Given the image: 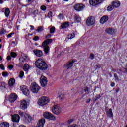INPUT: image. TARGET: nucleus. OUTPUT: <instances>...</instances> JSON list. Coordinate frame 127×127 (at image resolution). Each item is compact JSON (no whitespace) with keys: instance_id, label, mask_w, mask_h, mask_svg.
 Segmentation results:
<instances>
[{"instance_id":"nucleus-1","label":"nucleus","mask_w":127,"mask_h":127,"mask_svg":"<svg viewBox=\"0 0 127 127\" xmlns=\"http://www.w3.org/2000/svg\"><path fill=\"white\" fill-rule=\"evenodd\" d=\"M35 64L41 71H46L48 69V65L42 59H38L35 62Z\"/></svg>"},{"instance_id":"nucleus-2","label":"nucleus","mask_w":127,"mask_h":127,"mask_svg":"<svg viewBox=\"0 0 127 127\" xmlns=\"http://www.w3.org/2000/svg\"><path fill=\"white\" fill-rule=\"evenodd\" d=\"M51 42H52V39H47L42 43V46L45 54H47L49 52V46L48 45Z\"/></svg>"},{"instance_id":"nucleus-3","label":"nucleus","mask_w":127,"mask_h":127,"mask_svg":"<svg viewBox=\"0 0 127 127\" xmlns=\"http://www.w3.org/2000/svg\"><path fill=\"white\" fill-rule=\"evenodd\" d=\"M49 103V99L46 96H43L40 98L38 101V105L39 106H44L46 104Z\"/></svg>"},{"instance_id":"nucleus-4","label":"nucleus","mask_w":127,"mask_h":127,"mask_svg":"<svg viewBox=\"0 0 127 127\" xmlns=\"http://www.w3.org/2000/svg\"><path fill=\"white\" fill-rule=\"evenodd\" d=\"M40 90V87L36 83L34 82L31 84V91L34 94H37Z\"/></svg>"},{"instance_id":"nucleus-5","label":"nucleus","mask_w":127,"mask_h":127,"mask_svg":"<svg viewBox=\"0 0 127 127\" xmlns=\"http://www.w3.org/2000/svg\"><path fill=\"white\" fill-rule=\"evenodd\" d=\"M40 83L42 87L45 88V87L47 86V83H48V81L47 80L46 77L43 75L41 76L40 78Z\"/></svg>"},{"instance_id":"nucleus-6","label":"nucleus","mask_w":127,"mask_h":127,"mask_svg":"<svg viewBox=\"0 0 127 127\" xmlns=\"http://www.w3.org/2000/svg\"><path fill=\"white\" fill-rule=\"evenodd\" d=\"M44 117L46 119H48V120H51L52 121L55 120V117L53 116V114L52 113L49 112H45L44 113Z\"/></svg>"},{"instance_id":"nucleus-7","label":"nucleus","mask_w":127,"mask_h":127,"mask_svg":"<svg viewBox=\"0 0 127 127\" xmlns=\"http://www.w3.org/2000/svg\"><path fill=\"white\" fill-rule=\"evenodd\" d=\"M20 90L22 91V93L25 95V96H29L30 92L29 91V89L27 88V86L21 85L20 86Z\"/></svg>"},{"instance_id":"nucleus-8","label":"nucleus","mask_w":127,"mask_h":127,"mask_svg":"<svg viewBox=\"0 0 127 127\" xmlns=\"http://www.w3.org/2000/svg\"><path fill=\"white\" fill-rule=\"evenodd\" d=\"M52 112L55 115H59L61 113V108L57 105H55L52 108Z\"/></svg>"},{"instance_id":"nucleus-9","label":"nucleus","mask_w":127,"mask_h":127,"mask_svg":"<svg viewBox=\"0 0 127 127\" xmlns=\"http://www.w3.org/2000/svg\"><path fill=\"white\" fill-rule=\"evenodd\" d=\"M86 24L88 26H91V25L95 24V18L93 16L88 17L86 20Z\"/></svg>"},{"instance_id":"nucleus-10","label":"nucleus","mask_w":127,"mask_h":127,"mask_svg":"<svg viewBox=\"0 0 127 127\" xmlns=\"http://www.w3.org/2000/svg\"><path fill=\"white\" fill-rule=\"evenodd\" d=\"M75 62H76L75 60H72L71 61L66 63L64 65V68H66L67 70H69V69L72 68Z\"/></svg>"},{"instance_id":"nucleus-11","label":"nucleus","mask_w":127,"mask_h":127,"mask_svg":"<svg viewBox=\"0 0 127 127\" xmlns=\"http://www.w3.org/2000/svg\"><path fill=\"white\" fill-rule=\"evenodd\" d=\"M17 99V95L15 93H11L9 96V101L10 103H14Z\"/></svg>"},{"instance_id":"nucleus-12","label":"nucleus","mask_w":127,"mask_h":127,"mask_svg":"<svg viewBox=\"0 0 127 127\" xmlns=\"http://www.w3.org/2000/svg\"><path fill=\"white\" fill-rule=\"evenodd\" d=\"M85 6L83 4H77L74 6V8L77 11H81L84 9Z\"/></svg>"},{"instance_id":"nucleus-13","label":"nucleus","mask_w":127,"mask_h":127,"mask_svg":"<svg viewBox=\"0 0 127 127\" xmlns=\"http://www.w3.org/2000/svg\"><path fill=\"white\" fill-rule=\"evenodd\" d=\"M20 108L21 110H26L27 109V102L26 100H21Z\"/></svg>"},{"instance_id":"nucleus-14","label":"nucleus","mask_w":127,"mask_h":127,"mask_svg":"<svg viewBox=\"0 0 127 127\" xmlns=\"http://www.w3.org/2000/svg\"><path fill=\"white\" fill-rule=\"evenodd\" d=\"M102 1H103V0H89V3L90 5L95 6L101 3Z\"/></svg>"},{"instance_id":"nucleus-15","label":"nucleus","mask_w":127,"mask_h":127,"mask_svg":"<svg viewBox=\"0 0 127 127\" xmlns=\"http://www.w3.org/2000/svg\"><path fill=\"white\" fill-rule=\"evenodd\" d=\"M0 90L2 92H5L6 90V84L4 82H0Z\"/></svg>"},{"instance_id":"nucleus-16","label":"nucleus","mask_w":127,"mask_h":127,"mask_svg":"<svg viewBox=\"0 0 127 127\" xmlns=\"http://www.w3.org/2000/svg\"><path fill=\"white\" fill-rule=\"evenodd\" d=\"M20 119V117L18 114H15L12 117V121L13 123H18Z\"/></svg>"},{"instance_id":"nucleus-17","label":"nucleus","mask_w":127,"mask_h":127,"mask_svg":"<svg viewBox=\"0 0 127 127\" xmlns=\"http://www.w3.org/2000/svg\"><path fill=\"white\" fill-rule=\"evenodd\" d=\"M45 124V119L42 118L39 120V123L37 125V127H44V124Z\"/></svg>"},{"instance_id":"nucleus-18","label":"nucleus","mask_w":127,"mask_h":127,"mask_svg":"<svg viewBox=\"0 0 127 127\" xmlns=\"http://www.w3.org/2000/svg\"><path fill=\"white\" fill-rule=\"evenodd\" d=\"M109 19V16H103L100 20V23H102V24H104L105 22H107L108 21V20Z\"/></svg>"},{"instance_id":"nucleus-19","label":"nucleus","mask_w":127,"mask_h":127,"mask_svg":"<svg viewBox=\"0 0 127 127\" xmlns=\"http://www.w3.org/2000/svg\"><path fill=\"white\" fill-rule=\"evenodd\" d=\"M112 6L114 8H117L121 5V3H120V1L118 0H115L114 1H113L111 3Z\"/></svg>"},{"instance_id":"nucleus-20","label":"nucleus","mask_w":127,"mask_h":127,"mask_svg":"<svg viewBox=\"0 0 127 127\" xmlns=\"http://www.w3.org/2000/svg\"><path fill=\"white\" fill-rule=\"evenodd\" d=\"M34 54H35L38 57H41L43 55V53L41 50H35L33 51Z\"/></svg>"},{"instance_id":"nucleus-21","label":"nucleus","mask_w":127,"mask_h":127,"mask_svg":"<svg viewBox=\"0 0 127 127\" xmlns=\"http://www.w3.org/2000/svg\"><path fill=\"white\" fill-rule=\"evenodd\" d=\"M106 32L108 33V34H110V35H113V34H115V29H112L111 28H108L105 30Z\"/></svg>"},{"instance_id":"nucleus-22","label":"nucleus","mask_w":127,"mask_h":127,"mask_svg":"<svg viewBox=\"0 0 127 127\" xmlns=\"http://www.w3.org/2000/svg\"><path fill=\"white\" fill-rule=\"evenodd\" d=\"M106 116L107 117H108V118H113V117H114L112 108L109 109V110L106 112Z\"/></svg>"},{"instance_id":"nucleus-23","label":"nucleus","mask_w":127,"mask_h":127,"mask_svg":"<svg viewBox=\"0 0 127 127\" xmlns=\"http://www.w3.org/2000/svg\"><path fill=\"white\" fill-rule=\"evenodd\" d=\"M8 85L10 87H12L13 86H14V84H15V79L14 78H11L8 81Z\"/></svg>"},{"instance_id":"nucleus-24","label":"nucleus","mask_w":127,"mask_h":127,"mask_svg":"<svg viewBox=\"0 0 127 127\" xmlns=\"http://www.w3.org/2000/svg\"><path fill=\"white\" fill-rule=\"evenodd\" d=\"M61 27L63 29H65L67 28V27H69V22L63 23L61 25Z\"/></svg>"},{"instance_id":"nucleus-25","label":"nucleus","mask_w":127,"mask_h":127,"mask_svg":"<svg viewBox=\"0 0 127 127\" xmlns=\"http://www.w3.org/2000/svg\"><path fill=\"white\" fill-rule=\"evenodd\" d=\"M0 127H9V124L7 122H2L0 124Z\"/></svg>"},{"instance_id":"nucleus-26","label":"nucleus","mask_w":127,"mask_h":127,"mask_svg":"<svg viewBox=\"0 0 127 127\" xmlns=\"http://www.w3.org/2000/svg\"><path fill=\"white\" fill-rule=\"evenodd\" d=\"M64 94L60 93L58 95V99H60V101H63L64 100Z\"/></svg>"},{"instance_id":"nucleus-27","label":"nucleus","mask_w":127,"mask_h":127,"mask_svg":"<svg viewBox=\"0 0 127 127\" xmlns=\"http://www.w3.org/2000/svg\"><path fill=\"white\" fill-rule=\"evenodd\" d=\"M75 36H76V34H75V33L69 34L66 39H67H67H73V38H74Z\"/></svg>"},{"instance_id":"nucleus-28","label":"nucleus","mask_w":127,"mask_h":127,"mask_svg":"<svg viewBox=\"0 0 127 127\" xmlns=\"http://www.w3.org/2000/svg\"><path fill=\"white\" fill-rule=\"evenodd\" d=\"M18 40H19L18 38H17L15 39V41L12 42V45L13 47H15V46H16V45H17V44L18 43Z\"/></svg>"},{"instance_id":"nucleus-29","label":"nucleus","mask_w":127,"mask_h":127,"mask_svg":"<svg viewBox=\"0 0 127 127\" xmlns=\"http://www.w3.org/2000/svg\"><path fill=\"white\" fill-rule=\"evenodd\" d=\"M9 13H10L9 8H6L5 10V15L6 17H8V16H9Z\"/></svg>"},{"instance_id":"nucleus-30","label":"nucleus","mask_w":127,"mask_h":127,"mask_svg":"<svg viewBox=\"0 0 127 127\" xmlns=\"http://www.w3.org/2000/svg\"><path fill=\"white\" fill-rule=\"evenodd\" d=\"M23 70L24 71H28V70H29V65H28V64H25L24 65Z\"/></svg>"},{"instance_id":"nucleus-31","label":"nucleus","mask_w":127,"mask_h":127,"mask_svg":"<svg viewBox=\"0 0 127 127\" xmlns=\"http://www.w3.org/2000/svg\"><path fill=\"white\" fill-rule=\"evenodd\" d=\"M75 19L77 23L81 22V18L80 17V16L75 15Z\"/></svg>"},{"instance_id":"nucleus-32","label":"nucleus","mask_w":127,"mask_h":127,"mask_svg":"<svg viewBox=\"0 0 127 127\" xmlns=\"http://www.w3.org/2000/svg\"><path fill=\"white\" fill-rule=\"evenodd\" d=\"M36 31H37V32H41V31H43V27H38L37 29L36 30Z\"/></svg>"},{"instance_id":"nucleus-33","label":"nucleus","mask_w":127,"mask_h":127,"mask_svg":"<svg viewBox=\"0 0 127 127\" xmlns=\"http://www.w3.org/2000/svg\"><path fill=\"white\" fill-rule=\"evenodd\" d=\"M27 120L28 122V123H30V122H31V121H32V117H31V116H30V115L27 114Z\"/></svg>"},{"instance_id":"nucleus-34","label":"nucleus","mask_w":127,"mask_h":127,"mask_svg":"<svg viewBox=\"0 0 127 127\" xmlns=\"http://www.w3.org/2000/svg\"><path fill=\"white\" fill-rule=\"evenodd\" d=\"M114 6H113L112 4H111V5L109 6L108 7H107V10L108 11H112L113 10V9H114Z\"/></svg>"},{"instance_id":"nucleus-35","label":"nucleus","mask_w":127,"mask_h":127,"mask_svg":"<svg viewBox=\"0 0 127 127\" xmlns=\"http://www.w3.org/2000/svg\"><path fill=\"white\" fill-rule=\"evenodd\" d=\"M114 77L115 81H117L118 82L120 81V78H119V76H118V75H117V74L114 73Z\"/></svg>"},{"instance_id":"nucleus-36","label":"nucleus","mask_w":127,"mask_h":127,"mask_svg":"<svg viewBox=\"0 0 127 127\" xmlns=\"http://www.w3.org/2000/svg\"><path fill=\"white\" fill-rule=\"evenodd\" d=\"M8 75H9V73H8V72L5 71V72H3L2 73V75L3 76V77H7V76H8Z\"/></svg>"},{"instance_id":"nucleus-37","label":"nucleus","mask_w":127,"mask_h":127,"mask_svg":"<svg viewBox=\"0 0 127 127\" xmlns=\"http://www.w3.org/2000/svg\"><path fill=\"white\" fill-rule=\"evenodd\" d=\"M55 31V27H53L50 29V33H54Z\"/></svg>"},{"instance_id":"nucleus-38","label":"nucleus","mask_w":127,"mask_h":127,"mask_svg":"<svg viewBox=\"0 0 127 127\" xmlns=\"http://www.w3.org/2000/svg\"><path fill=\"white\" fill-rule=\"evenodd\" d=\"M11 56L13 58H14L16 57V56H17V54H16V53L13 52L11 53Z\"/></svg>"},{"instance_id":"nucleus-39","label":"nucleus","mask_w":127,"mask_h":127,"mask_svg":"<svg viewBox=\"0 0 127 127\" xmlns=\"http://www.w3.org/2000/svg\"><path fill=\"white\" fill-rule=\"evenodd\" d=\"M26 59V57L25 56V58H21L20 60L22 63H24L25 62V60Z\"/></svg>"},{"instance_id":"nucleus-40","label":"nucleus","mask_w":127,"mask_h":127,"mask_svg":"<svg viewBox=\"0 0 127 127\" xmlns=\"http://www.w3.org/2000/svg\"><path fill=\"white\" fill-rule=\"evenodd\" d=\"M6 31H5L4 29H2L0 31V35H2V34H4L5 33Z\"/></svg>"},{"instance_id":"nucleus-41","label":"nucleus","mask_w":127,"mask_h":127,"mask_svg":"<svg viewBox=\"0 0 127 127\" xmlns=\"http://www.w3.org/2000/svg\"><path fill=\"white\" fill-rule=\"evenodd\" d=\"M33 14H34V15L35 16V17H36V16L37 15V14H38V11H37V10H35V11H34L33 12Z\"/></svg>"},{"instance_id":"nucleus-42","label":"nucleus","mask_w":127,"mask_h":127,"mask_svg":"<svg viewBox=\"0 0 127 127\" xmlns=\"http://www.w3.org/2000/svg\"><path fill=\"white\" fill-rule=\"evenodd\" d=\"M89 58L93 60V59H94V58H95V55H94V54H93V53H91Z\"/></svg>"},{"instance_id":"nucleus-43","label":"nucleus","mask_w":127,"mask_h":127,"mask_svg":"<svg viewBox=\"0 0 127 127\" xmlns=\"http://www.w3.org/2000/svg\"><path fill=\"white\" fill-rule=\"evenodd\" d=\"M33 40H34V41H37V40H39V37L37 36H35L33 39Z\"/></svg>"},{"instance_id":"nucleus-44","label":"nucleus","mask_w":127,"mask_h":127,"mask_svg":"<svg viewBox=\"0 0 127 127\" xmlns=\"http://www.w3.org/2000/svg\"><path fill=\"white\" fill-rule=\"evenodd\" d=\"M23 76H24V72H23V71H20L19 76L20 78H22Z\"/></svg>"},{"instance_id":"nucleus-45","label":"nucleus","mask_w":127,"mask_h":127,"mask_svg":"<svg viewBox=\"0 0 127 127\" xmlns=\"http://www.w3.org/2000/svg\"><path fill=\"white\" fill-rule=\"evenodd\" d=\"M41 10H46V6H44V5H42L41 6Z\"/></svg>"},{"instance_id":"nucleus-46","label":"nucleus","mask_w":127,"mask_h":127,"mask_svg":"<svg viewBox=\"0 0 127 127\" xmlns=\"http://www.w3.org/2000/svg\"><path fill=\"white\" fill-rule=\"evenodd\" d=\"M63 14H60L59 15H58V17L60 19H63Z\"/></svg>"},{"instance_id":"nucleus-47","label":"nucleus","mask_w":127,"mask_h":127,"mask_svg":"<svg viewBox=\"0 0 127 127\" xmlns=\"http://www.w3.org/2000/svg\"><path fill=\"white\" fill-rule=\"evenodd\" d=\"M48 17H52V12L50 11L48 13Z\"/></svg>"},{"instance_id":"nucleus-48","label":"nucleus","mask_w":127,"mask_h":127,"mask_svg":"<svg viewBox=\"0 0 127 127\" xmlns=\"http://www.w3.org/2000/svg\"><path fill=\"white\" fill-rule=\"evenodd\" d=\"M101 69V64L96 65V70Z\"/></svg>"},{"instance_id":"nucleus-49","label":"nucleus","mask_w":127,"mask_h":127,"mask_svg":"<svg viewBox=\"0 0 127 127\" xmlns=\"http://www.w3.org/2000/svg\"><path fill=\"white\" fill-rule=\"evenodd\" d=\"M68 127H78V126H77L76 124H73V125H69Z\"/></svg>"},{"instance_id":"nucleus-50","label":"nucleus","mask_w":127,"mask_h":127,"mask_svg":"<svg viewBox=\"0 0 127 127\" xmlns=\"http://www.w3.org/2000/svg\"><path fill=\"white\" fill-rule=\"evenodd\" d=\"M0 68L1 69V70H4V65L3 64H0Z\"/></svg>"},{"instance_id":"nucleus-51","label":"nucleus","mask_w":127,"mask_h":127,"mask_svg":"<svg viewBox=\"0 0 127 127\" xmlns=\"http://www.w3.org/2000/svg\"><path fill=\"white\" fill-rule=\"evenodd\" d=\"M73 120H68L67 121V124H68V125H71V123H73Z\"/></svg>"},{"instance_id":"nucleus-52","label":"nucleus","mask_w":127,"mask_h":127,"mask_svg":"<svg viewBox=\"0 0 127 127\" xmlns=\"http://www.w3.org/2000/svg\"><path fill=\"white\" fill-rule=\"evenodd\" d=\"M12 34H14V33H10V34H8L7 35L8 38H10V37H11V35H12Z\"/></svg>"},{"instance_id":"nucleus-53","label":"nucleus","mask_w":127,"mask_h":127,"mask_svg":"<svg viewBox=\"0 0 127 127\" xmlns=\"http://www.w3.org/2000/svg\"><path fill=\"white\" fill-rule=\"evenodd\" d=\"M51 38V34H48L46 37V39Z\"/></svg>"},{"instance_id":"nucleus-54","label":"nucleus","mask_w":127,"mask_h":127,"mask_svg":"<svg viewBox=\"0 0 127 127\" xmlns=\"http://www.w3.org/2000/svg\"><path fill=\"white\" fill-rule=\"evenodd\" d=\"M19 114L20 115V116H21V117H23V112L21 111H19Z\"/></svg>"},{"instance_id":"nucleus-55","label":"nucleus","mask_w":127,"mask_h":127,"mask_svg":"<svg viewBox=\"0 0 127 127\" xmlns=\"http://www.w3.org/2000/svg\"><path fill=\"white\" fill-rule=\"evenodd\" d=\"M9 69H13V65H9L8 66Z\"/></svg>"},{"instance_id":"nucleus-56","label":"nucleus","mask_w":127,"mask_h":127,"mask_svg":"<svg viewBox=\"0 0 127 127\" xmlns=\"http://www.w3.org/2000/svg\"><path fill=\"white\" fill-rule=\"evenodd\" d=\"M7 60H8V61L11 60V57H10V55H9L7 57Z\"/></svg>"},{"instance_id":"nucleus-57","label":"nucleus","mask_w":127,"mask_h":127,"mask_svg":"<svg viewBox=\"0 0 127 127\" xmlns=\"http://www.w3.org/2000/svg\"><path fill=\"white\" fill-rule=\"evenodd\" d=\"M100 98H101V95L100 94L96 96V100H99V99H100Z\"/></svg>"},{"instance_id":"nucleus-58","label":"nucleus","mask_w":127,"mask_h":127,"mask_svg":"<svg viewBox=\"0 0 127 127\" xmlns=\"http://www.w3.org/2000/svg\"><path fill=\"white\" fill-rule=\"evenodd\" d=\"M90 101H91V99H87L86 103V104H89V103H90Z\"/></svg>"},{"instance_id":"nucleus-59","label":"nucleus","mask_w":127,"mask_h":127,"mask_svg":"<svg viewBox=\"0 0 127 127\" xmlns=\"http://www.w3.org/2000/svg\"><path fill=\"white\" fill-rule=\"evenodd\" d=\"M116 92V94H118V93H119V92H120V88H117Z\"/></svg>"},{"instance_id":"nucleus-60","label":"nucleus","mask_w":127,"mask_h":127,"mask_svg":"<svg viewBox=\"0 0 127 127\" xmlns=\"http://www.w3.org/2000/svg\"><path fill=\"white\" fill-rule=\"evenodd\" d=\"M30 26L31 28V29H33V30H34L35 29L34 26H33V25H30Z\"/></svg>"},{"instance_id":"nucleus-61","label":"nucleus","mask_w":127,"mask_h":127,"mask_svg":"<svg viewBox=\"0 0 127 127\" xmlns=\"http://www.w3.org/2000/svg\"><path fill=\"white\" fill-rule=\"evenodd\" d=\"M85 92H89V90L88 89V87H86L84 89Z\"/></svg>"},{"instance_id":"nucleus-62","label":"nucleus","mask_w":127,"mask_h":127,"mask_svg":"<svg viewBox=\"0 0 127 127\" xmlns=\"http://www.w3.org/2000/svg\"><path fill=\"white\" fill-rule=\"evenodd\" d=\"M111 86L112 87H114L115 86V83L114 82H111Z\"/></svg>"},{"instance_id":"nucleus-63","label":"nucleus","mask_w":127,"mask_h":127,"mask_svg":"<svg viewBox=\"0 0 127 127\" xmlns=\"http://www.w3.org/2000/svg\"><path fill=\"white\" fill-rule=\"evenodd\" d=\"M0 4H2L3 3V0H0Z\"/></svg>"},{"instance_id":"nucleus-64","label":"nucleus","mask_w":127,"mask_h":127,"mask_svg":"<svg viewBox=\"0 0 127 127\" xmlns=\"http://www.w3.org/2000/svg\"><path fill=\"white\" fill-rule=\"evenodd\" d=\"M124 71H125V72H126V73H127V68H124Z\"/></svg>"}]
</instances>
